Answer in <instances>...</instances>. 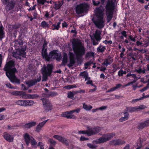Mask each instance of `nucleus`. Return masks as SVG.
Returning <instances> with one entry per match:
<instances>
[{"mask_svg":"<svg viewBox=\"0 0 149 149\" xmlns=\"http://www.w3.org/2000/svg\"><path fill=\"white\" fill-rule=\"evenodd\" d=\"M89 139L88 138H86L83 136H81L80 138V140L81 141H84L87 140Z\"/></svg>","mask_w":149,"mask_h":149,"instance_id":"nucleus-59","label":"nucleus"},{"mask_svg":"<svg viewBox=\"0 0 149 149\" xmlns=\"http://www.w3.org/2000/svg\"><path fill=\"white\" fill-rule=\"evenodd\" d=\"M137 72L139 74H140L141 73H145L146 72V71L145 70H142L141 69H139L138 70H137Z\"/></svg>","mask_w":149,"mask_h":149,"instance_id":"nucleus-61","label":"nucleus"},{"mask_svg":"<svg viewBox=\"0 0 149 149\" xmlns=\"http://www.w3.org/2000/svg\"><path fill=\"white\" fill-rule=\"evenodd\" d=\"M87 146L90 148L93 149H95L97 147V146L93 145V144L90 143L87 144Z\"/></svg>","mask_w":149,"mask_h":149,"instance_id":"nucleus-48","label":"nucleus"},{"mask_svg":"<svg viewBox=\"0 0 149 149\" xmlns=\"http://www.w3.org/2000/svg\"><path fill=\"white\" fill-rule=\"evenodd\" d=\"M62 4L59 2L58 3H55L54 8L56 10L59 9L61 6Z\"/></svg>","mask_w":149,"mask_h":149,"instance_id":"nucleus-40","label":"nucleus"},{"mask_svg":"<svg viewBox=\"0 0 149 149\" xmlns=\"http://www.w3.org/2000/svg\"><path fill=\"white\" fill-rule=\"evenodd\" d=\"M16 103L18 105L25 106V100H18L16 101Z\"/></svg>","mask_w":149,"mask_h":149,"instance_id":"nucleus-37","label":"nucleus"},{"mask_svg":"<svg viewBox=\"0 0 149 149\" xmlns=\"http://www.w3.org/2000/svg\"><path fill=\"white\" fill-rule=\"evenodd\" d=\"M71 111V110L62 112L61 114V116L63 117L66 118L68 119H75L76 117Z\"/></svg>","mask_w":149,"mask_h":149,"instance_id":"nucleus-14","label":"nucleus"},{"mask_svg":"<svg viewBox=\"0 0 149 149\" xmlns=\"http://www.w3.org/2000/svg\"><path fill=\"white\" fill-rule=\"evenodd\" d=\"M15 44H17L19 46H22L23 45V40L22 39H18L15 42Z\"/></svg>","mask_w":149,"mask_h":149,"instance_id":"nucleus-43","label":"nucleus"},{"mask_svg":"<svg viewBox=\"0 0 149 149\" xmlns=\"http://www.w3.org/2000/svg\"><path fill=\"white\" fill-rule=\"evenodd\" d=\"M94 53L90 51L86 53L85 55V58H87L91 57H94Z\"/></svg>","mask_w":149,"mask_h":149,"instance_id":"nucleus-31","label":"nucleus"},{"mask_svg":"<svg viewBox=\"0 0 149 149\" xmlns=\"http://www.w3.org/2000/svg\"><path fill=\"white\" fill-rule=\"evenodd\" d=\"M3 138L8 141L9 142H12L13 141L14 137L12 135L7 132H4L3 135Z\"/></svg>","mask_w":149,"mask_h":149,"instance_id":"nucleus-17","label":"nucleus"},{"mask_svg":"<svg viewBox=\"0 0 149 149\" xmlns=\"http://www.w3.org/2000/svg\"><path fill=\"white\" fill-rule=\"evenodd\" d=\"M48 120V119H47L42 122L39 123L36 126L35 130L38 133L40 132L42 128Z\"/></svg>","mask_w":149,"mask_h":149,"instance_id":"nucleus-19","label":"nucleus"},{"mask_svg":"<svg viewBox=\"0 0 149 149\" xmlns=\"http://www.w3.org/2000/svg\"><path fill=\"white\" fill-rule=\"evenodd\" d=\"M36 83H37V82L34 79L31 80L26 83V84L28 85L29 87L33 86Z\"/></svg>","mask_w":149,"mask_h":149,"instance_id":"nucleus-30","label":"nucleus"},{"mask_svg":"<svg viewBox=\"0 0 149 149\" xmlns=\"http://www.w3.org/2000/svg\"><path fill=\"white\" fill-rule=\"evenodd\" d=\"M122 86V85L120 84H118L116 85V86L113 87V88L108 89L107 91V92L110 93L113 91H115L118 88H120Z\"/></svg>","mask_w":149,"mask_h":149,"instance_id":"nucleus-26","label":"nucleus"},{"mask_svg":"<svg viewBox=\"0 0 149 149\" xmlns=\"http://www.w3.org/2000/svg\"><path fill=\"white\" fill-rule=\"evenodd\" d=\"M11 94L16 96L18 95H21L22 97L24 99H33V95L30 94H26V93L23 91H15L11 92Z\"/></svg>","mask_w":149,"mask_h":149,"instance_id":"nucleus-7","label":"nucleus"},{"mask_svg":"<svg viewBox=\"0 0 149 149\" xmlns=\"http://www.w3.org/2000/svg\"><path fill=\"white\" fill-rule=\"evenodd\" d=\"M93 44V45H96L99 43V42L100 41H97L96 40H95L92 39Z\"/></svg>","mask_w":149,"mask_h":149,"instance_id":"nucleus-58","label":"nucleus"},{"mask_svg":"<svg viewBox=\"0 0 149 149\" xmlns=\"http://www.w3.org/2000/svg\"><path fill=\"white\" fill-rule=\"evenodd\" d=\"M121 34H122V36H121L120 37V38L121 39H123L124 37L125 38L127 37V32L125 31H123L121 32Z\"/></svg>","mask_w":149,"mask_h":149,"instance_id":"nucleus-44","label":"nucleus"},{"mask_svg":"<svg viewBox=\"0 0 149 149\" xmlns=\"http://www.w3.org/2000/svg\"><path fill=\"white\" fill-rule=\"evenodd\" d=\"M58 50H54L51 51L49 53V57L51 58L56 59L57 61L60 59V55L57 53Z\"/></svg>","mask_w":149,"mask_h":149,"instance_id":"nucleus-11","label":"nucleus"},{"mask_svg":"<svg viewBox=\"0 0 149 149\" xmlns=\"http://www.w3.org/2000/svg\"><path fill=\"white\" fill-rule=\"evenodd\" d=\"M118 74L120 77L122 76H123V70L122 69H121L118 72Z\"/></svg>","mask_w":149,"mask_h":149,"instance_id":"nucleus-63","label":"nucleus"},{"mask_svg":"<svg viewBox=\"0 0 149 149\" xmlns=\"http://www.w3.org/2000/svg\"><path fill=\"white\" fill-rule=\"evenodd\" d=\"M125 143V141L120 139H113L109 141L110 145L117 146L122 145Z\"/></svg>","mask_w":149,"mask_h":149,"instance_id":"nucleus-12","label":"nucleus"},{"mask_svg":"<svg viewBox=\"0 0 149 149\" xmlns=\"http://www.w3.org/2000/svg\"><path fill=\"white\" fill-rule=\"evenodd\" d=\"M113 71L114 72H116L117 70L119 68L116 64H114L113 65Z\"/></svg>","mask_w":149,"mask_h":149,"instance_id":"nucleus-57","label":"nucleus"},{"mask_svg":"<svg viewBox=\"0 0 149 149\" xmlns=\"http://www.w3.org/2000/svg\"><path fill=\"white\" fill-rule=\"evenodd\" d=\"M76 91L74 92L71 91H69L68 93V97L71 99H73L74 98V95L76 94Z\"/></svg>","mask_w":149,"mask_h":149,"instance_id":"nucleus-35","label":"nucleus"},{"mask_svg":"<svg viewBox=\"0 0 149 149\" xmlns=\"http://www.w3.org/2000/svg\"><path fill=\"white\" fill-rule=\"evenodd\" d=\"M148 125L146 122H145V121L144 122H141L138 125V129H142L144 128L145 127L148 126Z\"/></svg>","mask_w":149,"mask_h":149,"instance_id":"nucleus-28","label":"nucleus"},{"mask_svg":"<svg viewBox=\"0 0 149 149\" xmlns=\"http://www.w3.org/2000/svg\"><path fill=\"white\" fill-rule=\"evenodd\" d=\"M102 46L100 45L97 48V50L98 52L101 53H103L105 49H106L105 47L104 46H103L101 48Z\"/></svg>","mask_w":149,"mask_h":149,"instance_id":"nucleus-38","label":"nucleus"},{"mask_svg":"<svg viewBox=\"0 0 149 149\" xmlns=\"http://www.w3.org/2000/svg\"><path fill=\"white\" fill-rule=\"evenodd\" d=\"M129 56L132 58L134 61L136 60L137 54L134 52H132L129 54Z\"/></svg>","mask_w":149,"mask_h":149,"instance_id":"nucleus-32","label":"nucleus"},{"mask_svg":"<svg viewBox=\"0 0 149 149\" xmlns=\"http://www.w3.org/2000/svg\"><path fill=\"white\" fill-rule=\"evenodd\" d=\"M36 124V123L35 122H32L28 123H27L23 125V127L25 128L29 129L34 126Z\"/></svg>","mask_w":149,"mask_h":149,"instance_id":"nucleus-23","label":"nucleus"},{"mask_svg":"<svg viewBox=\"0 0 149 149\" xmlns=\"http://www.w3.org/2000/svg\"><path fill=\"white\" fill-rule=\"evenodd\" d=\"M79 134H86L88 135L87 130H80L79 131Z\"/></svg>","mask_w":149,"mask_h":149,"instance_id":"nucleus-56","label":"nucleus"},{"mask_svg":"<svg viewBox=\"0 0 149 149\" xmlns=\"http://www.w3.org/2000/svg\"><path fill=\"white\" fill-rule=\"evenodd\" d=\"M53 137L62 143L66 146L69 145V143L68 140L64 137L58 135H54Z\"/></svg>","mask_w":149,"mask_h":149,"instance_id":"nucleus-15","label":"nucleus"},{"mask_svg":"<svg viewBox=\"0 0 149 149\" xmlns=\"http://www.w3.org/2000/svg\"><path fill=\"white\" fill-rule=\"evenodd\" d=\"M141 100L140 99V98L139 99H133L131 101V102L132 103H134L136 102H138L139 100Z\"/></svg>","mask_w":149,"mask_h":149,"instance_id":"nucleus-64","label":"nucleus"},{"mask_svg":"<svg viewBox=\"0 0 149 149\" xmlns=\"http://www.w3.org/2000/svg\"><path fill=\"white\" fill-rule=\"evenodd\" d=\"M69 58L70 63L68 64V66L70 67L73 66L75 63L73 54L72 52H69Z\"/></svg>","mask_w":149,"mask_h":149,"instance_id":"nucleus-20","label":"nucleus"},{"mask_svg":"<svg viewBox=\"0 0 149 149\" xmlns=\"http://www.w3.org/2000/svg\"><path fill=\"white\" fill-rule=\"evenodd\" d=\"M16 1L14 0H11L8 1L6 7V10L9 11L13 10L15 7Z\"/></svg>","mask_w":149,"mask_h":149,"instance_id":"nucleus-16","label":"nucleus"},{"mask_svg":"<svg viewBox=\"0 0 149 149\" xmlns=\"http://www.w3.org/2000/svg\"><path fill=\"white\" fill-rule=\"evenodd\" d=\"M68 62V55L65 53H64L63 54V57L62 60V63L64 65L66 64Z\"/></svg>","mask_w":149,"mask_h":149,"instance_id":"nucleus-29","label":"nucleus"},{"mask_svg":"<svg viewBox=\"0 0 149 149\" xmlns=\"http://www.w3.org/2000/svg\"><path fill=\"white\" fill-rule=\"evenodd\" d=\"M88 136H90L95 135L100 132L101 130V128L99 126L94 127H87Z\"/></svg>","mask_w":149,"mask_h":149,"instance_id":"nucleus-9","label":"nucleus"},{"mask_svg":"<svg viewBox=\"0 0 149 149\" xmlns=\"http://www.w3.org/2000/svg\"><path fill=\"white\" fill-rule=\"evenodd\" d=\"M76 56L77 61L78 63L79 64H81V63L82 62V58L83 56H81L78 55Z\"/></svg>","mask_w":149,"mask_h":149,"instance_id":"nucleus-42","label":"nucleus"},{"mask_svg":"<svg viewBox=\"0 0 149 149\" xmlns=\"http://www.w3.org/2000/svg\"><path fill=\"white\" fill-rule=\"evenodd\" d=\"M116 134L115 133H108L104 134L103 135V137H104L107 141L111 140L113 137L115 136Z\"/></svg>","mask_w":149,"mask_h":149,"instance_id":"nucleus-21","label":"nucleus"},{"mask_svg":"<svg viewBox=\"0 0 149 149\" xmlns=\"http://www.w3.org/2000/svg\"><path fill=\"white\" fill-rule=\"evenodd\" d=\"M15 66L14 61L10 60L6 62L3 70L6 72V76L12 82L19 84L20 83V80L15 75L17 71L16 68H14Z\"/></svg>","mask_w":149,"mask_h":149,"instance_id":"nucleus-1","label":"nucleus"},{"mask_svg":"<svg viewBox=\"0 0 149 149\" xmlns=\"http://www.w3.org/2000/svg\"><path fill=\"white\" fill-rule=\"evenodd\" d=\"M101 32L100 31H96L95 34L94 35V38L97 41H100L102 38L100 36Z\"/></svg>","mask_w":149,"mask_h":149,"instance_id":"nucleus-25","label":"nucleus"},{"mask_svg":"<svg viewBox=\"0 0 149 149\" xmlns=\"http://www.w3.org/2000/svg\"><path fill=\"white\" fill-rule=\"evenodd\" d=\"M43 108L46 112H48L52 109V105L51 102L46 98H41Z\"/></svg>","mask_w":149,"mask_h":149,"instance_id":"nucleus-8","label":"nucleus"},{"mask_svg":"<svg viewBox=\"0 0 149 149\" xmlns=\"http://www.w3.org/2000/svg\"><path fill=\"white\" fill-rule=\"evenodd\" d=\"M107 13L111 12L114 9V3L112 0H108L105 6Z\"/></svg>","mask_w":149,"mask_h":149,"instance_id":"nucleus-13","label":"nucleus"},{"mask_svg":"<svg viewBox=\"0 0 149 149\" xmlns=\"http://www.w3.org/2000/svg\"><path fill=\"white\" fill-rule=\"evenodd\" d=\"M107 108V106H103L101 107H100L97 108L96 109H93L92 110L93 112L94 113L96 112L98 110H103Z\"/></svg>","mask_w":149,"mask_h":149,"instance_id":"nucleus-34","label":"nucleus"},{"mask_svg":"<svg viewBox=\"0 0 149 149\" xmlns=\"http://www.w3.org/2000/svg\"><path fill=\"white\" fill-rule=\"evenodd\" d=\"M41 75H39V76L36 79H35L34 80H35L36 82H37V83L38 82H40L41 80Z\"/></svg>","mask_w":149,"mask_h":149,"instance_id":"nucleus-60","label":"nucleus"},{"mask_svg":"<svg viewBox=\"0 0 149 149\" xmlns=\"http://www.w3.org/2000/svg\"><path fill=\"white\" fill-rule=\"evenodd\" d=\"M80 110L81 109L79 108H78L76 109L71 110V112L72 113L74 112H76L77 113H79L80 111Z\"/></svg>","mask_w":149,"mask_h":149,"instance_id":"nucleus-51","label":"nucleus"},{"mask_svg":"<svg viewBox=\"0 0 149 149\" xmlns=\"http://www.w3.org/2000/svg\"><path fill=\"white\" fill-rule=\"evenodd\" d=\"M92 1L93 5L95 6H97L100 3V2L99 1H95L94 0H93Z\"/></svg>","mask_w":149,"mask_h":149,"instance_id":"nucleus-54","label":"nucleus"},{"mask_svg":"<svg viewBox=\"0 0 149 149\" xmlns=\"http://www.w3.org/2000/svg\"><path fill=\"white\" fill-rule=\"evenodd\" d=\"M98 140L99 143H104V142L107 141L106 138L104 137H100L98 139Z\"/></svg>","mask_w":149,"mask_h":149,"instance_id":"nucleus-39","label":"nucleus"},{"mask_svg":"<svg viewBox=\"0 0 149 149\" xmlns=\"http://www.w3.org/2000/svg\"><path fill=\"white\" fill-rule=\"evenodd\" d=\"M93 108V107L91 105H88L85 103L83 104V108L86 111H90Z\"/></svg>","mask_w":149,"mask_h":149,"instance_id":"nucleus-33","label":"nucleus"},{"mask_svg":"<svg viewBox=\"0 0 149 149\" xmlns=\"http://www.w3.org/2000/svg\"><path fill=\"white\" fill-rule=\"evenodd\" d=\"M34 104V102L31 100H25V106H31Z\"/></svg>","mask_w":149,"mask_h":149,"instance_id":"nucleus-36","label":"nucleus"},{"mask_svg":"<svg viewBox=\"0 0 149 149\" xmlns=\"http://www.w3.org/2000/svg\"><path fill=\"white\" fill-rule=\"evenodd\" d=\"M108 13L109 15L107 16L108 22H109L110 20L111 19L112 17V11L111 12H107V13Z\"/></svg>","mask_w":149,"mask_h":149,"instance_id":"nucleus-45","label":"nucleus"},{"mask_svg":"<svg viewBox=\"0 0 149 149\" xmlns=\"http://www.w3.org/2000/svg\"><path fill=\"white\" fill-rule=\"evenodd\" d=\"M26 50V47H22L21 48H18L17 49L16 52L13 53V56L17 59H21V58L19 57V56L25 58L26 56L25 52Z\"/></svg>","mask_w":149,"mask_h":149,"instance_id":"nucleus-6","label":"nucleus"},{"mask_svg":"<svg viewBox=\"0 0 149 149\" xmlns=\"http://www.w3.org/2000/svg\"><path fill=\"white\" fill-rule=\"evenodd\" d=\"M73 50L76 55L83 56L86 52V48L81 40L78 38H74L72 42Z\"/></svg>","mask_w":149,"mask_h":149,"instance_id":"nucleus-3","label":"nucleus"},{"mask_svg":"<svg viewBox=\"0 0 149 149\" xmlns=\"http://www.w3.org/2000/svg\"><path fill=\"white\" fill-rule=\"evenodd\" d=\"M88 74L87 71H84L81 72L79 74V76L84 77V78H85L87 76H88Z\"/></svg>","mask_w":149,"mask_h":149,"instance_id":"nucleus-41","label":"nucleus"},{"mask_svg":"<svg viewBox=\"0 0 149 149\" xmlns=\"http://www.w3.org/2000/svg\"><path fill=\"white\" fill-rule=\"evenodd\" d=\"M5 32L3 30V27L2 26H0V40H1L5 37Z\"/></svg>","mask_w":149,"mask_h":149,"instance_id":"nucleus-27","label":"nucleus"},{"mask_svg":"<svg viewBox=\"0 0 149 149\" xmlns=\"http://www.w3.org/2000/svg\"><path fill=\"white\" fill-rule=\"evenodd\" d=\"M31 136L27 133H26L23 135L24 138V139L26 144L28 146L30 143Z\"/></svg>","mask_w":149,"mask_h":149,"instance_id":"nucleus-22","label":"nucleus"},{"mask_svg":"<svg viewBox=\"0 0 149 149\" xmlns=\"http://www.w3.org/2000/svg\"><path fill=\"white\" fill-rule=\"evenodd\" d=\"M41 25L43 27H48L49 24L45 21H42L41 23Z\"/></svg>","mask_w":149,"mask_h":149,"instance_id":"nucleus-50","label":"nucleus"},{"mask_svg":"<svg viewBox=\"0 0 149 149\" xmlns=\"http://www.w3.org/2000/svg\"><path fill=\"white\" fill-rule=\"evenodd\" d=\"M104 10V9L102 6L96 8L95 11L96 17L92 18L93 23L99 29L102 28L104 25L105 21L103 19Z\"/></svg>","mask_w":149,"mask_h":149,"instance_id":"nucleus-2","label":"nucleus"},{"mask_svg":"<svg viewBox=\"0 0 149 149\" xmlns=\"http://www.w3.org/2000/svg\"><path fill=\"white\" fill-rule=\"evenodd\" d=\"M38 3L39 4L43 5L46 2V0H37Z\"/></svg>","mask_w":149,"mask_h":149,"instance_id":"nucleus-53","label":"nucleus"},{"mask_svg":"<svg viewBox=\"0 0 149 149\" xmlns=\"http://www.w3.org/2000/svg\"><path fill=\"white\" fill-rule=\"evenodd\" d=\"M47 49L42 48V56L43 59H45L47 61H50V58L49 57V54L47 52Z\"/></svg>","mask_w":149,"mask_h":149,"instance_id":"nucleus-18","label":"nucleus"},{"mask_svg":"<svg viewBox=\"0 0 149 149\" xmlns=\"http://www.w3.org/2000/svg\"><path fill=\"white\" fill-rule=\"evenodd\" d=\"M31 138L32 139H31L30 141L31 142V145L33 146L36 145L37 144V142L36 140L32 136H31Z\"/></svg>","mask_w":149,"mask_h":149,"instance_id":"nucleus-49","label":"nucleus"},{"mask_svg":"<svg viewBox=\"0 0 149 149\" xmlns=\"http://www.w3.org/2000/svg\"><path fill=\"white\" fill-rule=\"evenodd\" d=\"M53 65L52 64H48L46 67L45 65L42 68V73L43 75L42 81H46L48 76H51L52 72Z\"/></svg>","mask_w":149,"mask_h":149,"instance_id":"nucleus-5","label":"nucleus"},{"mask_svg":"<svg viewBox=\"0 0 149 149\" xmlns=\"http://www.w3.org/2000/svg\"><path fill=\"white\" fill-rule=\"evenodd\" d=\"M88 5L86 3H80L77 5L75 11L77 14H81L83 13L86 10Z\"/></svg>","mask_w":149,"mask_h":149,"instance_id":"nucleus-10","label":"nucleus"},{"mask_svg":"<svg viewBox=\"0 0 149 149\" xmlns=\"http://www.w3.org/2000/svg\"><path fill=\"white\" fill-rule=\"evenodd\" d=\"M102 42L106 45H107L108 44H111L112 43V41L111 40L109 41H107V40H105L103 41Z\"/></svg>","mask_w":149,"mask_h":149,"instance_id":"nucleus-52","label":"nucleus"},{"mask_svg":"<svg viewBox=\"0 0 149 149\" xmlns=\"http://www.w3.org/2000/svg\"><path fill=\"white\" fill-rule=\"evenodd\" d=\"M146 108V107L143 105H141L139 106H136L134 107H126L125 111L123 112L124 116L122 117L119 119V121L122 122L127 120L130 117V115L128 112L132 113L136 111H138L143 109Z\"/></svg>","mask_w":149,"mask_h":149,"instance_id":"nucleus-4","label":"nucleus"},{"mask_svg":"<svg viewBox=\"0 0 149 149\" xmlns=\"http://www.w3.org/2000/svg\"><path fill=\"white\" fill-rule=\"evenodd\" d=\"M58 94L57 92L55 91L51 92L48 94L49 96L52 97L57 95Z\"/></svg>","mask_w":149,"mask_h":149,"instance_id":"nucleus-46","label":"nucleus"},{"mask_svg":"<svg viewBox=\"0 0 149 149\" xmlns=\"http://www.w3.org/2000/svg\"><path fill=\"white\" fill-rule=\"evenodd\" d=\"M136 45L137 46H143V45H142L143 42L142 41H137L136 43Z\"/></svg>","mask_w":149,"mask_h":149,"instance_id":"nucleus-55","label":"nucleus"},{"mask_svg":"<svg viewBox=\"0 0 149 149\" xmlns=\"http://www.w3.org/2000/svg\"><path fill=\"white\" fill-rule=\"evenodd\" d=\"M52 26L54 27L52 29L53 30H54L55 29L58 30L59 29V27L56 24H53Z\"/></svg>","mask_w":149,"mask_h":149,"instance_id":"nucleus-62","label":"nucleus"},{"mask_svg":"<svg viewBox=\"0 0 149 149\" xmlns=\"http://www.w3.org/2000/svg\"><path fill=\"white\" fill-rule=\"evenodd\" d=\"M149 88V82L147 84V85L145 87L142 88V89H140L139 90V91L141 92H143L146 90L148 89Z\"/></svg>","mask_w":149,"mask_h":149,"instance_id":"nucleus-47","label":"nucleus"},{"mask_svg":"<svg viewBox=\"0 0 149 149\" xmlns=\"http://www.w3.org/2000/svg\"><path fill=\"white\" fill-rule=\"evenodd\" d=\"M113 61V59L110 57L107 58H105L104 59V62L102 63V65H105L106 67H107L108 65H110Z\"/></svg>","mask_w":149,"mask_h":149,"instance_id":"nucleus-24","label":"nucleus"}]
</instances>
